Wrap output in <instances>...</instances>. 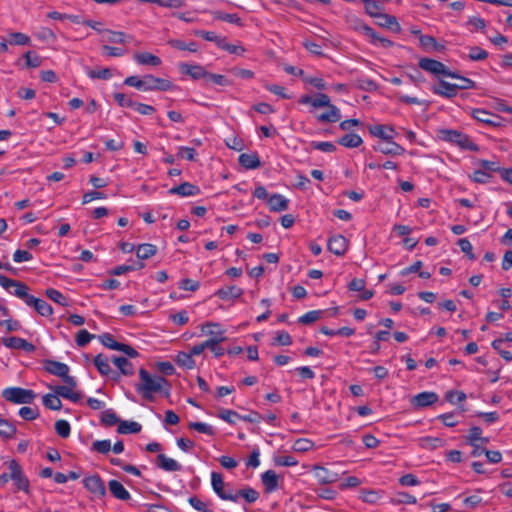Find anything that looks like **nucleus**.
Returning a JSON list of instances; mask_svg holds the SVG:
<instances>
[{"label":"nucleus","mask_w":512,"mask_h":512,"mask_svg":"<svg viewBox=\"0 0 512 512\" xmlns=\"http://www.w3.org/2000/svg\"><path fill=\"white\" fill-rule=\"evenodd\" d=\"M368 130L372 136L380 138L383 141L393 140L396 135V131L391 125H370Z\"/></svg>","instance_id":"1a4fd4ad"},{"label":"nucleus","mask_w":512,"mask_h":512,"mask_svg":"<svg viewBox=\"0 0 512 512\" xmlns=\"http://www.w3.org/2000/svg\"><path fill=\"white\" fill-rule=\"evenodd\" d=\"M112 362L119 368L122 374L132 375L133 367L130 361L124 357H113Z\"/></svg>","instance_id":"e433bc0d"},{"label":"nucleus","mask_w":512,"mask_h":512,"mask_svg":"<svg viewBox=\"0 0 512 512\" xmlns=\"http://www.w3.org/2000/svg\"><path fill=\"white\" fill-rule=\"evenodd\" d=\"M108 487L112 495L122 501H127L130 499V493L126 490V488L117 480H110L108 483Z\"/></svg>","instance_id":"b1692460"},{"label":"nucleus","mask_w":512,"mask_h":512,"mask_svg":"<svg viewBox=\"0 0 512 512\" xmlns=\"http://www.w3.org/2000/svg\"><path fill=\"white\" fill-rule=\"evenodd\" d=\"M395 504H416L417 500L407 492H397L393 498Z\"/></svg>","instance_id":"8fccbe9b"},{"label":"nucleus","mask_w":512,"mask_h":512,"mask_svg":"<svg viewBox=\"0 0 512 512\" xmlns=\"http://www.w3.org/2000/svg\"><path fill=\"white\" fill-rule=\"evenodd\" d=\"M65 385H58L55 387H50L55 394L69 399L73 402H78L82 395L80 392L75 391V388L77 386V382L74 377L67 378L64 380Z\"/></svg>","instance_id":"7ed1b4c3"},{"label":"nucleus","mask_w":512,"mask_h":512,"mask_svg":"<svg viewBox=\"0 0 512 512\" xmlns=\"http://www.w3.org/2000/svg\"><path fill=\"white\" fill-rule=\"evenodd\" d=\"M211 483L215 493L223 500H230L237 502L238 495H234L232 492L224 491V481L221 474L217 472H212L211 474Z\"/></svg>","instance_id":"39448f33"},{"label":"nucleus","mask_w":512,"mask_h":512,"mask_svg":"<svg viewBox=\"0 0 512 512\" xmlns=\"http://www.w3.org/2000/svg\"><path fill=\"white\" fill-rule=\"evenodd\" d=\"M492 175L486 171H484V169L482 168H478L476 169L473 174L470 176V178L476 182V183H481V184H484V183H487L489 182V180L491 179Z\"/></svg>","instance_id":"864d4df0"},{"label":"nucleus","mask_w":512,"mask_h":512,"mask_svg":"<svg viewBox=\"0 0 512 512\" xmlns=\"http://www.w3.org/2000/svg\"><path fill=\"white\" fill-rule=\"evenodd\" d=\"M99 339L101 343L106 346L107 348H110L112 350H117L120 347L119 342H117L114 337L109 333H104L99 336Z\"/></svg>","instance_id":"052dcab7"},{"label":"nucleus","mask_w":512,"mask_h":512,"mask_svg":"<svg viewBox=\"0 0 512 512\" xmlns=\"http://www.w3.org/2000/svg\"><path fill=\"white\" fill-rule=\"evenodd\" d=\"M328 111L320 114L317 119L320 122H337L341 118L340 110L335 106L330 104L327 107Z\"/></svg>","instance_id":"c85d7f7f"},{"label":"nucleus","mask_w":512,"mask_h":512,"mask_svg":"<svg viewBox=\"0 0 512 512\" xmlns=\"http://www.w3.org/2000/svg\"><path fill=\"white\" fill-rule=\"evenodd\" d=\"M243 292L244 291L242 288L235 285H231L220 288L219 290L216 291L215 295L222 300H230L241 297Z\"/></svg>","instance_id":"aec40b11"},{"label":"nucleus","mask_w":512,"mask_h":512,"mask_svg":"<svg viewBox=\"0 0 512 512\" xmlns=\"http://www.w3.org/2000/svg\"><path fill=\"white\" fill-rule=\"evenodd\" d=\"M174 88V85L167 79L158 78L153 75H145V91H168Z\"/></svg>","instance_id":"0eeeda50"},{"label":"nucleus","mask_w":512,"mask_h":512,"mask_svg":"<svg viewBox=\"0 0 512 512\" xmlns=\"http://www.w3.org/2000/svg\"><path fill=\"white\" fill-rule=\"evenodd\" d=\"M346 22L356 31L363 32V30L367 27L361 19L354 15H347Z\"/></svg>","instance_id":"0e129e2a"},{"label":"nucleus","mask_w":512,"mask_h":512,"mask_svg":"<svg viewBox=\"0 0 512 512\" xmlns=\"http://www.w3.org/2000/svg\"><path fill=\"white\" fill-rule=\"evenodd\" d=\"M179 69L181 73L187 74L195 80L206 78V75H208V72L200 65L181 63Z\"/></svg>","instance_id":"f3484780"},{"label":"nucleus","mask_w":512,"mask_h":512,"mask_svg":"<svg viewBox=\"0 0 512 512\" xmlns=\"http://www.w3.org/2000/svg\"><path fill=\"white\" fill-rule=\"evenodd\" d=\"M432 91L434 94L446 97V98H452L457 95L458 89L456 84L449 83L444 80H440L437 85H434L432 87Z\"/></svg>","instance_id":"2eb2a0df"},{"label":"nucleus","mask_w":512,"mask_h":512,"mask_svg":"<svg viewBox=\"0 0 512 512\" xmlns=\"http://www.w3.org/2000/svg\"><path fill=\"white\" fill-rule=\"evenodd\" d=\"M57 394H46L43 396V404L45 407L51 410H60L62 402Z\"/></svg>","instance_id":"4c0bfd02"},{"label":"nucleus","mask_w":512,"mask_h":512,"mask_svg":"<svg viewBox=\"0 0 512 512\" xmlns=\"http://www.w3.org/2000/svg\"><path fill=\"white\" fill-rule=\"evenodd\" d=\"M124 84L145 91V76L142 79L137 76H129L124 80Z\"/></svg>","instance_id":"69168bd1"},{"label":"nucleus","mask_w":512,"mask_h":512,"mask_svg":"<svg viewBox=\"0 0 512 512\" xmlns=\"http://www.w3.org/2000/svg\"><path fill=\"white\" fill-rule=\"evenodd\" d=\"M2 395L7 401L16 404H29L35 398V393L32 390L20 387L6 388Z\"/></svg>","instance_id":"f03ea898"},{"label":"nucleus","mask_w":512,"mask_h":512,"mask_svg":"<svg viewBox=\"0 0 512 512\" xmlns=\"http://www.w3.org/2000/svg\"><path fill=\"white\" fill-rule=\"evenodd\" d=\"M157 464L161 469L169 472L180 471L182 468L176 460L169 458L164 454H159L157 456Z\"/></svg>","instance_id":"a878e982"},{"label":"nucleus","mask_w":512,"mask_h":512,"mask_svg":"<svg viewBox=\"0 0 512 512\" xmlns=\"http://www.w3.org/2000/svg\"><path fill=\"white\" fill-rule=\"evenodd\" d=\"M44 368L48 373L61 377L63 381L71 377L69 375V367L65 363L54 360H46L44 362Z\"/></svg>","instance_id":"6e6552de"},{"label":"nucleus","mask_w":512,"mask_h":512,"mask_svg":"<svg viewBox=\"0 0 512 512\" xmlns=\"http://www.w3.org/2000/svg\"><path fill=\"white\" fill-rule=\"evenodd\" d=\"M321 313L322 312L318 310L309 311L306 314L299 317L298 322L304 325L311 324L320 318Z\"/></svg>","instance_id":"13d9d810"},{"label":"nucleus","mask_w":512,"mask_h":512,"mask_svg":"<svg viewBox=\"0 0 512 512\" xmlns=\"http://www.w3.org/2000/svg\"><path fill=\"white\" fill-rule=\"evenodd\" d=\"M418 444L423 449L435 450L437 448L443 447L445 445V441L438 437L426 436L419 438Z\"/></svg>","instance_id":"bb28decb"},{"label":"nucleus","mask_w":512,"mask_h":512,"mask_svg":"<svg viewBox=\"0 0 512 512\" xmlns=\"http://www.w3.org/2000/svg\"><path fill=\"white\" fill-rule=\"evenodd\" d=\"M261 480L267 493H271L278 488V475L273 470L264 472Z\"/></svg>","instance_id":"393cba45"},{"label":"nucleus","mask_w":512,"mask_h":512,"mask_svg":"<svg viewBox=\"0 0 512 512\" xmlns=\"http://www.w3.org/2000/svg\"><path fill=\"white\" fill-rule=\"evenodd\" d=\"M482 429L480 427L474 426L469 430V434L467 436V442L469 444H474L476 442H480L482 444L489 443V438L482 437Z\"/></svg>","instance_id":"72a5a7b5"},{"label":"nucleus","mask_w":512,"mask_h":512,"mask_svg":"<svg viewBox=\"0 0 512 512\" xmlns=\"http://www.w3.org/2000/svg\"><path fill=\"white\" fill-rule=\"evenodd\" d=\"M101 422L107 426H113L120 423L117 415L110 409L105 410L102 413Z\"/></svg>","instance_id":"bf43d9fd"},{"label":"nucleus","mask_w":512,"mask_h":512,"mask_svg":"<svg viewBox=\"0 0 512 512\" xmlns=\"http://www.w3.org/2000/svg\"><path fill=\"white\" fill-rule=\"evenodd\" d=\"M239 163L246 169H256L260 166V159L256 153H243L239 156Z\"/></svg>","instance_id":"cd10ccee"},{"label":"nucleus","mask_w":512,"mask_h":512,"mask_svg":"<svg viewBox=\"0 0 512 512\" xmlns=\"http://www.w3.org/2000/svg\"><path fill=\"white\" fill-rule=\"evenodd\" d=\"M233 494L238 495V499L240 497L244 498L245 501L248 503H253V502L257 501V499L259 498V493L255 489L250 488V487L239 490L238 492L233 493Z\"/></svg>","instance_id":"a19ab883"},{"label":"nucleus","mask_w":512,"mask_h":512,"mask_svg":"<svg viewBox=\"0 0 512 512\" xmlns=\"http://www.w3.org/2000/svg\"><path fill=\"white\" fill-rule=\"evenodd\" d=\"M194 34L196 36L204 38L207 41L215 42L218 47H219V43L222 42V39H223V37H220L216 33L210 32V31L195 30Z\"/></svg>","instance_id":"6e6d98bb"},{"label":"nucleus","mask_w":512,"mask_h":512,"mask_svg":"<svg viewBox=\"0 0 512 512\" xmlns=\"http://www.w3.org/2000/svg\"><path fill=\"white\" fill-rule=\"evenodd\" d=\"M219 48L228 51L231 54L243 55L245 48L241 45L230 44L223 37L222 42L219 43Z\"/></svg>","instance_id":"c03bdc74"},{"label":"nucleus","mask_w":512,"mask_h":512,"mask_svg":"<svg viewBox=\"0 0 512 512\" xmlns=\"http://www.w3.org/2000/svg\"><path fill=\"white\" fill-rule=\"evenodd\" d=\"M94 364L102 375L109 374L111 369L107 357H104L102 354L97 355L94 358Z\"/></svg>","instance_id":"37998d69"},{"label":"nucleus","mask_w":512,"mask_h":512,"mask_svg":"<svg viewBox=\"0 0 512 512\" xmlns=\"http://www.w3.org/2000/svg\"><path fill=\"white\" fill-rule=\"evenodd\" d=\"M26 66L29 68H37L42 64V58L33 51L25 53Z\"/></svg>","instance_id":"603ef678"},{"label":"nucleus","mask_w":512,"mask_h":512,"mask_svg":"<svg viewBox=\"0 0 512 512\" xmlns=\"http://www.w3.org/2000/svg\"><path fill=\"white\" fill-rule=\"evenodd\" d=\"M16 427L6 419H0V436L5 439L13 438L16 434Z\"/></svg>","instance_id":"c9c22d12"},{"label":"nucleus","mask_w":512,"mask_h":512,"mask_svg":"<svg viewBox=\"0 0 512 512\" xmlns=\"http://www.w3.org/2000/svg\"><path fill=\"white\" fill-rule=\"evenodd\" d=\"M10 36V44L14 45H28L31 42V39L29 36H27L24 33L21 32H13L9 34Z\"/></svg>","instance_id":"09e8293b"},{"label":"nucleus","mask_w":512,"mask_h":512,"mask_svg":"<svg viewBox=\"0 0 512 512\" xmlns=\"http://www.w3.org/2000/svg\"><path fill=\"white\" fill-rule=\"evenodd\" d=\"M383 10V6L380 2L371 0L365 4V11L368 15L373 18H377L381 11Z\"/></svg>","instance_id":"de8ad7c7"},{"label":"nucleus","mask_w":512,"mask_h":512,"mask_svg":"<svg viewBox=\"0 0 512 512\" xmlns=\"http://www.w3.org/2000/svg\"><path fill=\"white\" fill-rule=\"evenodd\" d=\"M488 57V52L478 46L469 48L468 58L472 61H482Z\"/></svg>","instance_id":"3c124183"},{"label":"nucleus","mask_w":512,"mask_h":512,"mask_svg":"<svg viewBox=\"0 0 512 512\" xmlns=\"http://www.w3.org/2000/svg\"><path fill=\"white\" fill-rule=\"evenodd\" d=\"M385 142V144H378L374 149L385 155H402L405 152V149L393 140Z\"/></svg>","instance_id":"412c9836"},{"label":"nucleus","mask_w":512,"mask_h":512,"mask_svg":"<svg viewBox=\"0 0 512 512\" xmlns=\"http://www.w3.org/2000/svg\"><path fill=\"white\" fill-rule=\"evenodd\" d=\"M34 309L41 315V316H50L53 313L52 307L44 300L38 299L35 303Z\"/></svg>","instance_id":"4d7b16f0"},{"label":"nucleus","mask_w":512,"mask_h":512,"mask_svg":"<svg viewBox=\"0 0 512 512\" xmlns=\"http://www.w3.org/2000/svg\"><path fill=\"white\" fill-rule=\"evenodd\" d=\"M3 344L8 348L21 349L28 353H32L36 350V347L32 343L20 337L4 338Z\"/></svg>","instance_id":"ddd939ff"},{"label":"nucleus","mask_w":512,"mask_h":512,"mask_svg":"<svg viewBox=\"0 0 512 512\" xmlns=\"http://www.w3.org/2000/svg\"><path fill=\"white\" fill-rule=\"evenodd\" d=\"M473 117L479 122L494 126L497 125L495 119H497L498 117L483 109H475L473 111Z\"/></svg>","instance_id":"2f4dec72"},{"label":"nucleus","mask_w":512,"mask_h":512,"mask_svg":"<svg viewBox=\"0 0 512 512\" xmlns=\"http://www.w3.org/2000/svg\"><path fill=\"white\" fill-rule=\"evenodd\" d=\"M93 338L94 335L90 334L87 330L82 329L76 335V343L78 346L83 347L87 345Z\"/></svg>","instance_id":"338daca9"},{"label":"nucleus","mask_w":512,"mask_h":512,"mask_svg":"<svg viewBox=\"0 0 512 512\" xmlns=\"http://www.w3.org/2000/svg\"><path fill=\"white\" fill-rule=\"evenodd\" d=\"M0 285L6 290L14 288L13 294L21 299L28 291V287L24 283L10 279L2 274H0Z\"/></svg>","instance_id":"9b49d317"},{"label":"nucleus","mask_w":512,"mask_h":512,"mask_svg":"<svg viewBox=\"0 0 512 512\" xmlns=\"http://www.w3.org/2000/svg\"><path fill=\"white\" fill-rule=\"evenodd\" d=\"M327 247L331 253L342 256L347 251L348 241L342 235H333L329 238Z\"/></svg>","instance_id":"f8f14e48"},{"label":"nucleus","mask_w":512,"mask_h":512,"mask_svg":"<svg viewBox=\"0 0 512 512\" xmlns=\"http://www.w3.org/2000/svg\"><path fill=\"white\" fill-rule=\"evenodd\" d=\"M376 19V23L380 27L391 29L396 33L401 32V27L395 16L386 13H380Z\"/></svg>","instance_id":"6ab92c4d"},{"label":"nucleus","mask_w":512,"mask_h":512,"mask_svg":"<svg viewBox=\"0 0 512 512\" xmlns=\"http://www.w3.org/2000/svg\"><path fill=\"white\" fill-rule=\"evenodd\" d=\"M176 362L180 367L192 369L195 366V361L190 353L179 352L176 357Z\"/></svg>","instance_id":"58836bf2"},{"label":"nucleus","mask_w":512,"mask_h":512,"mask_svg":"<svg viewBox=\"0 0 512 512\" xmlns=\"http://www.w3.org/2000/svg\"><path fill=\"white\" fill-rule=\"evenodd\" d=\"M47 297L61 306H68L67 298L58 290L49 288L46 290Z\"/></svg>","instance_id":"79ce46f5"},{"label":"nucleus","mask_w":512,"mask_h":512,"mask_svg":"<svg viewBox=\"0 0 512 512\" xmlns=\"http://www.w3.org/2000/svg\"><path fill=\"white\" fill-rule=\"evenodd\" d=\"M478 166L484 171L491 174V172H498L500 174V171H503L505 168H501L499 163L496 161H489V160H479Z\"/></svg>","instance_id":"49530a36"},{"label":"nucleus","mask_w":512,"mask_h":512,"mask_svg":"<svg viewBox=\"0 0 512 512\" xmlns=\"http://www.w3.org/2000/svg\"><path fill=\"white\" fill-rule=\"evenodd\" d=\"M189 428L190 429H193L199 433H204V434H207V435H213L214 434V430L213 428L206 424V423H202V422H191L189 424Z\"/></svg>","instance_id":"e2e57ef3"},{"label":"nucleus","mask_w":512,"mask_h":512,"mask_svg":"<svg viewBox=\"0 0 512 512\" xmlns=\"http://www.w3.org/2000/svg\"><path fill=\"white\" fill-rule=\"evenodd\" d=\"M289 200L281 194H273L267 200V204L271 211L281 212L288 208Z\"/></svg>","instance_id":"4be33fe9"},{"label":"nucleus","mask_w":512,"mask_h":512,"mask_svg":"<svg viewBox=\"0 0 512 512\" xmlns=\"http://www.w3.org/2000/svg\"><path fill=\"white\" fill-rule=\"evenodd\" d=\"M83 484L84 487L96 497H104L106 495L104 482L98 475L84 478Z\"/></svg>","instance_id":"423d86ee"},{"label":"nucleus","mask_w":512,"mask_h":512,"mask_svg":"<svg viewBox=\"0 0 512 512\" xmlns=\"http://www.w3.org/2000/svg\"><path fill=\"white\" fill-rule=\"evenodd\" d=\"M70 430V424L66 420L56 421L55 431L60 437L67 438L70 435Z\"/></svg>","instance_id":"5fc2aeb1"},{"label":"nucleus","mask_w":512,"mask_h":512,"mask_svg":"<svg viewBox=\"0 0 512 512\" xmlns=\"http://www.w3.org/2000/svg\"><path fill=\"white\" fill-rule=\"evenodd\" d=\"M419 67L436 76L447 73V67L442 62L430 58L420 59Z\"/></svg>","instance_id":"9d476101"},{"label":"nucleus","mask_w":512,"mask_h":512,"mask_svg":"<svg viewBox=\"0 0 512 512\" xmlns=\"http://www.w3.org/2000/svg\"><path fill=\"white\" fill-rule=\"evenodd\" d=\"M438 400V395L434 392H422L411 399V404L415 408H424L434 404Z\"/></svg>","instance_id":"4468645a"},{"label":"nucleus","mask_w":512,"mask_h":512,"mask_svg":"<svg viewBox=\"0 0 512 512\" xmlns=\"http://www.w3.org/2000/svg\"><path fill=\"white\" fill-rule=\"evenodd\" d=\"M443 138L452 143H456L461 148L468 150H477V146L470 140V138L457 130H443Z\"/></svg>","instance_id":"20e7f679"},{"label":"nucleus","mask_w":512,"mask_h":512,"mask_svg":"<svg viewBox=\"0 0 512 512\" xmlns=\"http://www.w3.org/2000/svg\"><path fill=\"white\" fill-rule=\"evenodd\" d=\"M338 143L347 148H356L363 143V140L359 135L350 133L341 137Z\"/></svg>","instance_id":"c756f323"},{"label":"nucleus","mask_w":512,"mask_h":512,"mask_svg":"<svg viewBox=\"0 0 512 512\" xmlns=\"http://www.w3.org/2000/svg\"><path fill=\"white\" fill-rule=\"evenodd\" d=\"M140 382L136 384V390L141 396L152 401L155 393H160L168 386L167 380L158 375H151L147 370L141 368L139 370Z\"/></svg>","instance_id":"f257e3e1"},{"label":"nucleus","mask_w":512,"mask_h":512,"mask_svg":"<svg viewBox=\"0 0 512 512\" xmlns=\"http://www.w3.org/2000/svg\"><path fill=\"white\" fill-rule=\"evenodd\" d=\"M168 44L170 46H172L173 48H176V49H179V50H187V51H190V52H196L197 51L196 43H194V42L185 43L182 40L171 39V40L168 41Z\"/></svg>","instance_id":"a18cd8bd"},{"label":"nucleus","mask_w":512,"mask_h":512,"mask_svg":"<svg viewBox=\"0 0 512 512\" xmlns=\"http://www.w3.org/2000/svg\"><path fill=\"white\" fill-rule=\"evenodd\" d=\"M170 194H177L181 197L195 196L200 193L198 186L189 182H184L179 186L173 187L169 190Z\"/></svg>","instance_id":"a211bd4d"},{"label":"nucleus","mask_w":512,"mask_h":512,"mask_svg":"<svg viewBox=\"0 0 512 512\" xmlns=\"http://www.w3.org/2000/svg\"><path fill=\"white\" fill-rule=\"evenodd\" d=\"M141 431V425L134 421H121L117 432L120 434L138 433Z\"/></svg>","instance_id":"473e14b6"},{"label":"nucleus","mask_w":512,"mask_h":512,"mask_svg":"<svg viewBox=\"0 0 512 512\" xmlns=\"http://www.w3.org/2000/svg\"><path fill=\"white\" fill-rule=\"evenodd\" d=\"M103 36L104 39L110 43H125L126 35L125 33L120 31H112L105 29V31H103Z\"/></svg>","instance_id":"ea45409f"},{"label":"nucleus","mask_w":512,"mask_h":512,"mask_svg":"<svg viewBox=\"0 0 512 512\" xmlns=\"http://www.w3.org/2000/svg\"><path fill=\"white\" fill-rule=\"evenodd\" d=\"M88 76L91 79H103L107 80L112 76L111 70L109 68H103L100 70H91L87 71Z\"/></svg>","instance_id":"680f3d73"},{"label":"nucleus","mask_w":512,"mask_h":512,"mask_svg":"<svg viewBox=\"0 0 512 512\" xmlns=\"http://www.w3.org/2000/svg\"><path fill=\"white\" fill-rule=\"evenodd\" d=\"M135 61L140 65L160 66L161 59L149 52H138L134 54Z\"/></svg>","instance_id":"5701e85b"},{"label":"nucleus","mask_w":512,"mask_h":512,"mask_svg":"<svg viewBox=\"0 0 512 512\" xmlns=\"http://www.w3.org/2000/svg\"><path fill=\"white\" fill-rule=\"evenodd\" d=\"M92 449L105 454L111 450V442L110 440H97L92 444Z\"/></svg>","instance_id":"774afa93"},{"label":"nucleus","mask_w":512,"mask_h":512,"mask_svg":"<svg viewBox=\"0 0 512 512\" xmlns=\"http://www.w3.org/2000/svg\"><path fill=\"white\" fill-rule=\"evenodd\" d=\"M316 476L323 484L333 483L338 478L336 473L329 472L323 467H316Z\"/></svg>","instance_id":"f704fd0d"},{"label":"nucleus","mask_w":512,"mask_h":512,"mask_svg":"<svg viewBox=\"0 0 512 512\" xmlns=\"http://www.w3.org/2000/svg\"><path fill=\"white\" fill-rule=\"evenodd\" d=\"M157 252V248L153 244L144 243L137 247L136 255L139 259L145 260L154 256Z\"/></svg>","instance_id":"7c9ffc66"},{"label":"nucleus","mask_w":512,"mask_h":512,"mask_svg":"<svg viewBox=\"0 0 512 512\" xmlns=\"http://www.w3.org/2000/svg\"><path fill=\"white\" fill-rule=\"evenodd\" d=\"M201 330L205 335L210 336L209 340H218V342H223L226 340L224 331L221 329V326L218 323H205L202 325Z\"/></svg>","instance_id":"dca6fc26"}]
</instances>
